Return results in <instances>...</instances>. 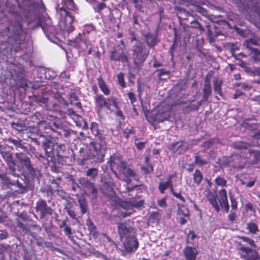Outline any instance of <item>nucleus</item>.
Segmentation results:
<instances>
[{
    "instance_id": "nucleus-20",
    "label": "nucleus",
    "mask_w": 260,
    "mask_h": 260,
    "mask_svg": "<svg viewBox=\"0 0 260 260\" xmlns=\"http://www.w3.org/2000/svg\"><path fill=\"white\" fill-rule=\"evenodd\" d=\"M212 92V90L210 84V79L208 78L207 76L205 80V83L203 89V96L202 101L204 102H207L208 100L209 96L211 95Z\"/></svg>"
},
{
    "instance_id": "nucleus-13",
    "label": "nucleus",
    "mask_w": 260,
    "mask_h": 260,
    "mask_svg": "<svg viewBox=\"0 0 260 260\" xmlns=\"http://www.w3.org/2000/svg\"><path fill=\"white\" fill-rule=\"evenodd\" d=\"M71 45L77 48L80 52L85 51L88 46H91L90 41L87 40L84 36H81L80 34H79L76 38L71 40Z\"/></svg>"
},
{
    "instance_id": "nucleus-33",
    "label": "nucleus",
    "mask_w": 260,
    "mask_h": 260,
    "mask_svg": "<svg viewBox=\"0 0 260 260\" xmlns=\"http://www.w3.org/2000/svg\"><path fill=\"white\" fill-rule=\"evenodd\" d=\"M145 40L146 44L150 48L153 47L156 44V37L150 33L145 35Z\"/></svg>"
},
{
    "instance_id": "nucleus-19",
    "label": "nucleus",
    "mask_w": 260,
    "mask_h": 260,
    "mask_svg": "<svg viewBox=\"0 0 260 260\" xmlns=\"http://www.w3.org/2000/svg\"><path fill=\"white\" fill-rule=\"evenodd\" d=\"M8 172L5 174H0V179L2 181L3 184L5 185L7 188H10L13 185H15V183H17V180L15 179H12L11 176H12L10 174V172L7 169Z\"/></svg>"
},
{
    "instance_id": "nucleus-56",
    "label": "nucleus",
    "mask_w": 260,
    "mask_h": 260,
    "mask_svg": "<svg viewBox=\"0 0 260 260\" xmlns=\"http://www.w3.org/2000/svg\"><path fill=\"white\" fill-rule=\"evenodd\" d=\"M230 200L231 202V211H237L238 202L237 199L232 195H230Z\"/></svg>"
},
{
    "instance_id": "nucleus-52",
    "label": "nucleus",
    "mask_w": 260,
    "mask_h": 260,
    "mask_svg": "<svg viewBox=\"0 0 260 260\" xmlns=\"http://www.w3.org/2000/svg\"><path fill=\"white\" fill-rule=\"evenodd\" d=\"M17 225L25 234H27L30 232V226L28 224H24L20 221H18Z\"/></svg>"
},
{
    "instance_id": "nucleus-12",
    "label": "nucleus",
    "mask_w": 260,
    "mask_h": 260,
    "mask_svg": "<svg viewBox=\"0 0 260 260\" xmlns=\"http://www.w3.org/2000/svg\"><path fill=\"white\" fill-rule=\"evenodd\" d=\"M114 180L112 178H109L108 179H104L103 183L101 187V191L105 196L112 199L115 197L116 193L115 192Z\"/></svg>"
},
{
    "instance_id": "nucleus-17",
    "label": "nucleus",
    "mask_w": 260,
    "mask_h": 260,
    "mask_svg": "<svg viewBox=\"0 0 260 260\" xmlns=\"http://www.w3.org/2000/svg\"><path fill=\"white\" fill-rule=\"evenodd\" d=\"M124 247L128 252H135L139 246V243L136 237H129L126 238L124 243Z\"/></svg>"
},
{
    "instance_id": "nucleus-47",
    "label": "nucleus",
    "mask_w": 260,
    "mask_h": 260,
    "mask_svg": "<svg viewBox=\"0 0 260 260\" xmlns=\"http://www.w3.org/2000/svg\"><path fill=\"white\" fill-rule=\"evenodd\" d=\"M208 161L202 158V156L199 155V153H196L194 156V164L199 167L207 165Z\"/></svg>"
},
{
    "instance_id": "nucleus-29",
    "label": "nucleus",
    "mask_w": 260,
    "mask_h": 260,
    "mask_svg": "<svg viewBox=\"0 0 260 260\" xmlns=\"http://www.w3.org/2000/svg\"><path fill=\"white\" fill-rule=\"evenodd\" d=\"M90 129L92 134L95 136V139H105V138L99 129V124L98 123L92 122L90 125Z\"/></svg>"
},
{
    "instance_id": "nucleus-43",
    "label": "nucleus",
    "mask_w": 260,
    "mask_h": 260,
    "mask_svg": "<svg viewBox=\"0 0 260 260\" xmlns=\"http://www.w3.org/2000/svg\"><path fill=\"white\" fill-rule=\"evenodd\" d=\"M178 211L177 214L184 216H189V211L187 208L183 204H177Z\"/></svg>"
},
{
    "instance_id": "nucleus-45",
    "label": "nucleus",
    "mask_w": 260,
    "mask_h": 260,
    "mask_svg": "<svg viewBox=\"0 0 260 260\" xmlns=\"http://www.w3.org/2000/svg\"><path fill=\"white\" fill-rule=\"evenodd\" d=\"M14 38L16 40L20 38L21 34L22 32V26L19 22L16 23L14 25Z\"/></svg>"
},
{
    "instance_id": "nucleus-40",
    "label": "nucleus",
    "mask_w": 260,
    "mask_h": 260,
    "mask_svg": "<svg viewBox=\"0 0 260 260\" xmlns=\"http://www.w3.org/2000/svg\"><path fill=\"white\" fill-rule=\"evenodd\" d=\"M193 182L195 184L199 185L203 179V175L199 169H196L193 174Z\"/></svg>"
},
{
    "instance_id": "nucleus-21",
    "label": "nucleus",
    "mask_w": 260,
    "mask_h": 260,
    "mask_svg": "<svg viewBox=\"0 0 260 260\" xmlns=\"http://www.w3.org/2000/svg\"><path fill=\"white\" fill-rule=\"evenodd\" d=\"M173 178L172 175H169L168 176L167 181L160 182L158 184V189L161 193H164L165 190L169 188L170 191L173 188L172 179Z\"/></svg>"
},
{
    "instance_id": "nucleus-18",
    "label": "nucleus",
    "mask_w": 260,
    "mask_h": 260,
    "mask_svg": "<svg viewBox=\"0 0 260 260\" xmlns=\"http://www.w3.org/2000/svg\"><path fill=\"white\" fill-rule=\"evenodd\" d=\"M174 38L172 45L169 50V54L171 55V60L173 61L174 57V52L178 46V41L180 40L182 34L176 28H174Z\"/></svg>"
},
{
    "instance_id": "nucleus-6",
    "label": "nucleus",
    "mask_w": 260,
    "mask_h": 260,
    "mask_svg": "<svg viewBox=\"0 0 260 260\" xmlns=\"http://www.w3.org/2000/svg\"><path fill=\"white\" fill-rule=\"evenodd\" d=\"M112 98H117L111 96L106 98L104 96V95L102 94H100L93 96L95 109L98 115L102 113L104 108L111 112L113 111L111 107L112 106V102L110 101V99Z\"/></svg>"
},
{
    "instance_id": "nucleus-58",
    "label": "nucleus",
    "mask_w": 260,
    "mask_h": 260,
    "mask_svg": "<svg viewBox=\"0 0 260 260\" xmlns=\"http://www.w3.org/2000/svg\"><path fill=\"white\" fill-rule=\"evenodd\" d=\"M171 192L172 194L176 197V198L179 199L182 202L184 203L185 202V199L184 197H183L181 194V191L179 190L178 192H176L174 190V187L172 188V190H171Z\"/></svg>"
},
{
    "instance_id": "nucleus-35",
    "label": "nucleus",
    "mask_w": 260,
    "mask_h": 260,
    "mask_svg": "<svg viewBox=\"0 0 260 260\" xmlns=\"http://www.w3.org/2000/svg\"><path fill=\"white\" fill-rule=\"evenodd\" d=\"M221 142L218 137H213L209 140L204 141L202 144V146L208 149L212 147L215 144H220Z\"/></svg>"
},
{
    "instance_id": "nucleus-27",
    "label": "nucleus",
    "mask_w": 260,
    "mask_h": 260,
    "mask_svg": "<svg viewBox=\"0 0 260 260\" xmlns=\"http://www.w3.org/2000/svg\"><path fill=\"white\" fill-rule=\"evenodd\" d=\"M52 184H53L54 186L48 185L44 190V191L46 193L47 197L50 198V199H51L54 192L58 191V194H59V189L61 188V187L59 186L56 181H54V182L53 181Z\"/></svg>"
},
{
    "instance_id": "nucleus-10",
    "label": "nucleus",
    "mask_w": 260,
    "mask_h": 260,
    "mask_svg": "<svg viewBox=\"0 0 260 260\" xmlns=\"http://www.w3.org/2000/svg\"><path fill=\"white\" fill-rule=\"evenodd\" d=\"M239 251L240 257L245 260H260L257 248L241 245Z\"/></svg>"
},
{
    "instance_id": "nucleus-57",
    "label": "nucleus",
    "mask_w": 260,
    "mask_h": 260,
    "mask_svg": "<svg viewBox=\"0 0 260 260\" xmlns=\"http://www.w3.org/2000/svg\"><path fill=\"white\" fill-rule=\"evenodd\" d=\"M141 169L145 174H150L154 171L153 167L150 164H148L147 166H142Z\"/></svg>"
},
{
    "instance_id": "nucleus-48",
    "label": "nucleus",
    "mask_w": 260,
    "mask_h": 260,
    "mask_svg": "<svg viewBox=\"0 0 260 260\" xmlns=\"http://www.w3.org/2000/svg\"><path fill=\"white\" fill-rule=\"evenodd\" d=\"M38 159L41 161L44 165L45 166H49L50 162H55V160H50L49 158L50 157H48L46 156V154L45 155H43L42 153H40L38 154L37 156Z\"/></svg>"
},
{
    "instance_id": "nucleus-53",
    "label": "nucleus",
    "mask_w": 260,
    "mask_h": 260,
    "mask_svg": "<svg viewBox=\"0 0 260 260\" xmlns=\"http://www.w3.org/2000/svg\"><path fill=\"white\" fill-rule=\"evenodd\" d=\"M86 223L87 226L88 230L90 231L91 233H93L94 234L96 230V227L94 224V223L89 218H88L86 220Z\"/></svg>"
},
{
    "instance_id": "nucleus-50",
    "label": "nucleus",
    "mask_w": 260,
    "mask_h": 260,
    "mask_svg": "<svg viewBox=\"0 0 260 260\" xmlns=\"http://www.w3.org/2000/svg\"><path fill=\"white\" fill-rule=\"evenodd\" d=\"M117 78L118 84L120 85V86H121L122 88H125L126 87V84L124 80V73L122 72L119 73L117 75Z\"/></svg>"
},
{
    "instance_id": "nucleus-44",
    "label": "nucleus",
    "mask_w": 260,
    "mask_h": 260,
    "mask_svg": "<svg viewBox=\"0 0 260 260\" xmlns=\"http://www.w3.org/2000/svg\"><path fill=\"white\" fill-rule=\"evenodd\" d=\"M34 122L38 124H41L45 122V119L43 117L42 113L40 112H36L31 117Z\"/></svg>"
},
{
    "instance_id": "nucleus-9",
    "label": "nucleus",
    "mask_w": 260,
    "mask_h": 260,
    "mask_svg": "<svg viewBox=\"0 0 260 260\" xmlns=\"http://www.w3.org/2000/svg\"><path fill=\"white\" fill-rule=\"evenodd\" d=\"M245 155L241 156L239 154L232 155L223 163L224 167H231L234 169H242L244 168L246 160Z\"/></svg>"
},
{
    "instance_id": "nucleus-51",
    "label": "nucleus",
    "mask_w": 260,
    "mask_h": 260,
    "mask_svg": "<svg viewBox=\"0 0 260 260\" xmlns=\"http://www.w3.org/2000/svg\"><path fill=\"white\" fill-rule=\"evenodd\" d=\"M252 58L256 61H260V51L257 49H254L249 51H247Z\"/></svg>"
},
{
    "instance_id": "nucleus-38",
    "label": "nucleus",
    "mask_w": 260,
    "mask_h": 260,
    "mask_svg": "<svg viewBox=\"0 0 260 260\" xmlns=\"http://www.w3.org/2000/svg\"><path fill=\"white\" fill-rule=\"evenodd\" d=\"M181 25L182 27L181 31L184 34L183 36L184 39L189 40L192 35L191 27L188 25L185 24L181 23Z\"/></svg>"
},
{
    "instance_id": "nucleus-59",
    "label": "nucleus",
    "mask_w": 260,
    "mask_h": 260,
    "mask_svg": "<svg viewBox=\"0 0 260 260\" xmlns=\"http://www.w3.org/2000/svg\"><path fill=\"white\" fill-rule=\"evenodd\" d=\"M215 182L218 185L225 186L227 181L223 177L217 176L215 179Z\"/></svg>"
},
{
    "instance_id": "nucleus-28",
    "label": "nucleus",
    "mask_w": 260,
    "mask_h": 260,
    "mask_svg": "<svg viewBox=\"0 0 260 260\" xmlns=\"http://www.w3.org/2000/svg\"><path fill=\"white\" fill-rule=\"evenodd\" d=\"M213 83L215 93L218 94L221 98H223L224 95L222 91V80L220 79L218 77H214Z\"/></svg>"
},
{
    "instance_id": "nucleus-39",
    "label": "nucleus",
    "mask_w": 260,
    "mask_h": 260,
    "mask_svg": "<svg viewBox=\"0 0 260 260\" xmlns=\"http://www.w3.org/2000/svg\"><path fill=\"white\" fill-rule=\"evenodd\" d=\"M246 229L252 234L256 235L259 232L258 225L253 222H249L247 223Z\"/></svg>"
},
{
    "instance_id": "nucleus-37",
    "label": "nucleus",
    "mask_w": 260,
    "mask_h": 260,
    "mask_svg": "<svg viewBox=\"0 0 260 260\" xmlns=\"http://www.w3.org/2000/svg\"><path fill=\"white\" fill-rule=\"evenodd\" d=\"M47 137H51L50 135L44 134L38 135L36 138H31L33 142L38 146L42 145L46 140L48 139Z\"/></svg>"
},
{
    "instance_id": "nucleus-26",
    "label": "nucleus",
    "mask_w": 260,
    "mask_h": 260,
    "mask_svg": "<svg viewBox=\"0 0 260 260\" xmlns=\"http://www.w3.org/2000/svg\"><path fill=\"white\" fill-rule=\"evenodd\" d=\"M245 157L251 159L252 163L256 164L260 160V151L252 149L248 150V152L246 153Z\"/></svg>"
},
{
    "instance_id": "nucleus-64",
    "label": "nucleus",
    "mask_w": 260,
    "mask_h": 260,
    "mask_svg": "<svg viewBox=\"0 0 260 260\" xmlns=\"http://www.w3.org/2000/svg\"><path fill=\"white\" fill-rule=\"evenodd\" d=\"M237 217V211H231V213L228 215V219L231 222L233 223Z\"/></svg>"
},
{
    "instance_id": "nucleus-23",
    "label": "nucleus",
    "mask_w": 260,
    "mask_h": 260,
    "mask_svg": "<svg viewBox=\"0 0 260 260\" xmlns=\"http://www.w3.org/2000/svg\"><path fill=\"white\" fill-rule=\"evenodd\" d=\"M97 82L98 86L101 91L103 93V95L106 96L109 95L111 92L110 89L102 76H100L97 78Z\"/></svg>"
},
{
    "instance_id": "nucleus-55",
    "label": "nucleus",
    "mask_w": 260,
    "mask_h": 260,
    "mask_svg": "<svg viewBox=\"0 0 260 260\" xmlns=\"http://www.w3.org/2000/svg\"><path fill=\"white\" fill-rule=\"evenodd\" d=\"M86 175L94 179L98 176V170L96 168H90L87 170Z\"/></svg>"
},
{
    "instance_id": "nucleus-15",
    "label": "nucleus",
    "mask_w": 260,
    "mask_h": 260,
    "mask_svg": "<svg viewBox=\"0 0 260 260\" xmlns=\"http://www.w3.org/2000/svg\"><path fill=\"white\" fill-rule=\"evenodd\" d=\"M117 170L123 174L125 177H133L134 179L138 180L139 176L137 174L134 170L132 169L127 167L126 162L124 161H120L117 165Z\"/></svg>"
},
{
    "instance_id": "nucleus-22",
    "label": "nucleus",
    "mask_w": 260,
    "mask_h": 260,
    "mask_svg": "<svg viewBox=\"0 0 260 260\" xmlns=\"http://www.w3.org/2000/svg\"><path fill=\"white\" fill-rule=\"evenodd\" d=\"M183 254L186 260H196L198 252L196 248L186 246L184 249Z\"/></svg>"
},
{
    "instance_id": "nucleus-54",
    "label": "nucleus",
    "mask_w": 260,
    "mask_h": 260,
    "mask_svg": "<svg viewBox=\"0 0 260 260\" xmlns=\"http://www.w3.org/2000/svg\"><path fill=\"white\" fill-rule=\"evenodd\" d=\"M240 239L242 241L245 242L248 244L250 246L249 247L257 248V246L255 244L254 241L252 239L245 236H242Z\"/></svg>"
},
{
    "instance_id": "nucleus-25",
    "label": "nucleus",
    "mask_w": 260,
    "mask_h": 260,
    "mask_svg": "<svg viewBox=\"0 0 260 260\" xmlns=\"http://www.w3.org/2000/svg\"><path fill=\"white\" fill-rule=\"evenodd\" d=\"M56 156L58 163L63 164L65 161L64 155V151L66 150V147L64 144L57 145L56 148Z\"/></svg>"
},
{
    "instance_id": "nucleus-30",
    "label": "nucleus",
    "mask_w": 260,
    "mask_h": 260,
    "mask_svg": "<svg viewBox=\"0 0 260 260\" xmlns=\"http://www.w3.org/2000/svg\"><path fill=\"white\" fill-rule=\"evenodd\" d=\"M41 27L46 36L48 38V39L51 40V38L54 36L55 34L54 26L43 23L41 25Z\"/></svg>"
},
{
    "instance_id": "nucleus-14",
    "label": "nucleus",
    "mask_w": 260,
    "mask_h": 260,
    "mask_svg": "<svg viewBox=\"0 0 260 260\" xmlns=\"http://www.w3.org/2000/svg\"><path fill=\"white\" fill-rule=\"evenodd\" d=\"M118 233L121 239L134 236V228L126 222H119L117 225Z\"/></svg>"
},
{
    "instance_id": "nucleus-46",
    "label": "nucleus",
    "mask_w": 260,
    "mask_h": 260,
    "mask_svg": "<svg viewBox=\"0 0 260 260\" xmlns=\"http://www.w3.org/2000/svg\"><path fill=\"white\" fill-rule=\"evenodd\" d=\"M257 42L256 40L253 39H250L249 40H246L244 43V45L245 46V50H247V51H249L254 49L255 48L253 47V45H257Z\"/></svg>"
},
{
    "instance_id": "nucleus-8",
    "label": "nucleus",
    "mask_w": 260,
    "mask_h": 260,
    "mask_svg": "<svg viewBox=\"0 0 260 260\" xmlns=\"http://www.w3.org/2000/svg\"><path fill=\"white\" fill-rule=\"evenodd\" d=\"M36 211L40 215L42 220L47 219L49 216H52L53 209L49 206L44 200L40 199L36 204Z\"/></svg>"
},
{
    "instance_id": "nucleus-7",
    "label": "nucleus",
    "mask_w": 260,
    "mask_h": 260,
    "mask_svg": "<svg viewBox=\"0 0 260 260\" xmlns=\"http://www.w3.org/2000/svg\"><path fill=\"white\" fill-rule=\"evenodd\" d=\"M126 189L128 192H132L134 191H136V194L135 197L130 198L128 201V204L133 207L139 208L142 207L144 204V200H140L142 195L139 193H142L143 189L140 185H135L132 187H127Z\"/></svg>"
},
{
    "instance_id": "nucleus-42",
    "label": "nucleus",
    "mask_w": 260,
    "mask_h": 260,
    "mask_svg": "<svg viewBox=\"0 0 260 260\" xmlns=\"http://www.w3.org/2000/svg\"><path fill=\"white\" fill-rule=\"evenodd\" d=\"M33 100L40 106H44L47 105L48 102V98L45 96L34 95Z\"/></svg>"
},
{
    "instance_id": "nucleus-24",
    "label": "nucleus",
    "mask_w": 260,
    "mask_h": 260,
    "mask_svg": "<svg viewBox=\"0 0 260 260\" xmlns=\"http://www.w3.org/2000/svg\"><path fill=\"white\" fill-rule=\"evenodd\" d=\"M84 187L86 188V190L92 198H97L98 196V190L94 183L91 182L89 180H87L84 182Z\"/></svg>"
},
{
    "instance_id": "nucleus-32",
    "label": "nucleus",
    "mask_w": 260,
    "mask_h": 260,
    "mask_svg": "<svg viewBox=\"0 0 260 260\" xmlns=\"http://www.w3.org/2000/svg\"><path fill=\"white\" fill-rule=\"evenodd\" d=\"M250 146L251 145L249 143L243 141H237L233 143V147L234 149L240 151L244 150L246 151L245 153L248 152V150L250 149L249 148Z\"/></svg>"
},
{
    "instance_id": "nucleus-34",
    "label": "nucleus",
    "mask_w": 260,
    "mask_h": 260,
    "mask_svg": "<svg viewBox=\"0 0 260 260\" xmlns=\"http://www.w3.org/2000/svg\"><path fill=\"white\" fill-rule=\"evenodd\" d=\"M9 172L10 174H11L14 178H16V180H17V183H15V186H17L18 188V189L16 190L15 191L19 193H26L27 190V187L26 186L23 185L18 181V178L19 177V175L16 173V174L18 175V177H16L14 175H13L10 171Z\"/></svg>"
},
{
    "instance_id": "nucleus-31",
    "label": "nucleus",
    "mask_w": 260,
    "mask_h": 260,
    "mask_svg": "<svg viewBox=\"0 0 260 260\" xmlns=\"http://www.w3.org/2000/svg\"><path fill=\"white\" fill-rule=\"evenodd\" d=\"M110 101L112 102V106H113L116 109L115 112L116 117H119L122 120L125 119V116L124 115L120 106H119V103L117 101V98H112L110 99Z\"/></svg>"
},
{
    "instance_id": "nucleus-63",
    "label": "nucleus",
    "mask_w": 260,
    "mask_h": 260,
    "mask_svg": "<svg viewBox=\"0 0 260 260\" xmlns=\"http://www.w3.org/2000/svg\"><path fill=\"white\" fill-rule=\"evenodd\" d=\"M197 237V235L193 231H189L187 235V242L188 243H192L194 239Z\"/></svg>"
},
{
    "instance_id": "nucleus-2",
    "label": "nucleus",
    "mask_w": 260,
    "mask_h": 260,
    "mask_svg": "<svg viewBox=\"0 0 260 260\" xmlns=\"http://www.w3.org/2000/svg\"><path fill=\"white\" fill-rule=\"evenodd\" d=\"M61 4L62 7L58 9V12L61 17L60 20L63 21V29L70 34L74 29L72 25L74 22V17L71 12L66 10V8L76 12L78 9L74 0H62Z\"/></svg>"
},
{
    "instance_id": "nucleus-5",
    "label": "nucleus",
    "mask_w": 260,
    "mask_h": 260,
    "mask_svg": "<svg viewBox=\"0 0 260 260\" xmlns=\"http://www.w3.org/2000/svg\"><path fill=\"white\" fill-rule=\"evenodd\" d=\"M149 51L145 45L141 42L133 47L132 56L135 64H142L147 59Z\"/></svg>"
},
{
    "instance_id": "nucleus-60",
    "label": "nucleus",
    "mask_w": 260,
    "mask_h": 260,
    "mask_svg": "<svg viewBox=\"0 0 260 260\" xmlns=\"http://www.w3.org/2000/svg\"><path fill=\"white\" fill-rule=\"evenodd\" d=\"M63 232L64 234L68 236V237L71 240H74V236L73 233L72 232L71 228L69 226H66L64 229H63Z\"/></svg>"
},
{
    "instance_id": "nucleus-61",
    "label": "nucleus",
    "mask_w": 260,
    "mask_h": 260,
    "mask_svg": "<svg viewBox=\"0 0 260 260\" xmlns=\"http://www.w3.org/2000/svg\"><path fill=\"white\" fill-rule=\"evenodd\" d=\"M49 124L50 125H48V127L53 132L55 131L56 128H58L62 125V123L59 121H53L52 123H49Z\"/></svg>"
},
{
    "instance_id": "nucleus-1",
    "label": "nucleus",
    "mask_w": 260,
    "mask_h": 260,
    "mask_svg": "<svg viewBox=\"0 0 260 260\" xmlns=\"http://www.w3.org/2000/svg\"><path fill=\"white\" fill-rule=\"evenodd\" d=\"M7 142L12 144L10 146L11 149L16 151L15 158L12 152L1 148L2 145H0V152L8 166L9 171L16 177H18L16 174L17 170L22 171L28 182L35 180L39 182L42 176L41 171L34 167L31 159L28 158L29 152L26 143L19 138H9Z\"/></svg>"
},
{
    "instance_id": "nucleus-3",
    "label": "nucleus",
    "mask_w": 260,
    "mask_h": 260,
    "mask_svg": "<svg viewBox=\"0 0 260 260\" xmlns=\"http://www.w3.org/2000/svg\"><path fill=\"white\" fill-rule=\"evenodd\" d=\"M218 194L219 205L218 204L217 201V194L215 192H212L211 191H208L206 197L209 203L216 212L218 213L220 211V207L223 212L228 213L229 212L230 206L226 190L224 188L221 189L219 191Z\"/></svg>"
},
{
    "instance_id": "nucleus-36",
    "label": "nucleus",
    "mask_w": 260,
    "mask_h": 260,
    "mask_svg": "<svg viewBox=\"0 0 260 260\" xmlns=\"http://www.w3.org/2000/svg\"><path fill=\"white\" fill-rule=\"evenodd\" d=\"M78 202L81 209V215H83L88 210L87 202L86 199L83 197L79 198L78 200Z\"/></svg>"
},
{
    "instance_id": "nucleus-62",
    "label": "nucleus",
    "mask_w": 260,
    "mask_h": 260,
    "mask_svg": "<svg viewBox=\"0 0 260 260\" xmlns=\"http://www.w3.org/2000/svg\"><path fill=\"white\" fill-rule=\"evenodd\" d=\"M127 95L131 105L135 104V103L137 101L136 94L133 92H129L127 93Z\"/></svg>"
},
{
    "instance_id": "nucleus-49",
    "label": "nucleus",
    "mask_w": 260,
    "mask_h": 260,
    "mask_svg": "<svg viewBox=\"0 0 260 260\" xmlns=\"http://www.w3.org/2000/svg\"><path fill=\"white\" fill-rule=\"evenodd\" d=\"M191 25L189 26L191 29H195L199 31L200 34L203 33L205 31V29L202 26L200 23L197 20H193L190 22Z\"/></svg>"
},
{
    "instance_id": "nucleus-41",
    "label": "nucleus",
    "mask_w": 260,
    "mask_h": 260,
    "mask_svg": "<svg viewBox=\"0 0 260 260\" xmlns=\"http://www.w3.org/2000/svg\"><path fill=\"white\" fill-rule=\"evenodd\" d=\"M184 143L185 142L182 140L176 141L170 144L168 148L171 151H172L174 152H176L183 145Z\"/></svg>"
},
{
    "instance_id": "nucleus-16",
    "label": "nucleus",
    "mask_w": 260,
    "mask_h": 260,
    "mask_svg": "<svg viewBox=\"0 0 260 260\" xmlns=\"http://www.w3.org/2000/svg\"><path fill=\"white\" fill-rule=\"evenodd\" d=\"M48 139L44 143L41 145L44 150L46 152V156L50 157V160H55L54 151V145L52 142V137H47Z\"/></svg>"
},
{
    "instance_id": "nucleus-11",
    "label": "nucleus",
    "mask_w": 260,
    "mask_h": 260,
    "mask_svg": "<svg viewBox=\"0 0 260 260\" xmlns=\"http://www.w3.org/2000/svg\"><path fill=\"white\" fill-rule=\"evenodd\" d=\"M109 57L111 60L121 62L123 63L127 62L129 61L128 52L126 49L122 48H113L109 52Z\"/></svg>"
},
{
    "instance_id": "nucleus-4",
    "label": "nucleus",
    "mask_w": 260,
    "mask_h": 260,
    "mask_svg": "<svg viewBox=\"0 0 260 260\" xmlns=\"http://www.w3.org/2000/svg\"><path fill=\"white\" fill-rule=\"evenodd\" d=\"M90 158L96 162H102L104 160L105 150L107 144L105 139H95L91 141Z\"/></svg>"
}]
</instances>
